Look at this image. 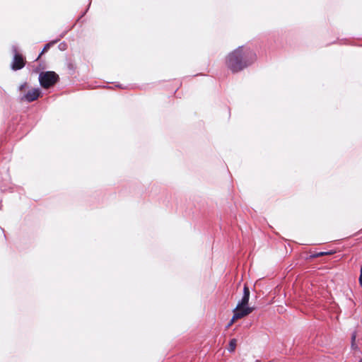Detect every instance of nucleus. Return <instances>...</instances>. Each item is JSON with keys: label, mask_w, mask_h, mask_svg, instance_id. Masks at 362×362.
<instances>
[{"label": "nucleus", "mask_w": 362, "mask_h": 362, "mask_svg": "<svg viewBox=\"0 0 362 362\" xmlns=\"http://www.w3.org/2000/svg\"><path fill=\"white\" fill-rule=\"evenodd\" d=\"M255 59V54L250 48L242 46L228 55L226 64L233 72H237L249 66Z\"/></svg>", "instance_id": "1"}, {"label": "nucleus", "mask_w": 362, "mask_h": 362, "mask_svg": "<svg viewBox=\"0 0 362 362\" xmlns=\"http://www.w3.org/2000/svg\"><path fill=\"white\" fill-rule=\"evenodd\" d=\"M236 344H237V341L235 339H233L230 341L229 342V346H228V351L230 352H233L235 349V347H236Z\"/></svg>", "instance_id": "7"}, {"label": "nucleus", "mask_w": 362, "mask_h": 362, "mask_svg": "<svg viewBox=\"0 0 362 362\" xmlns=\"http://www.w3.org/2000/svg\"><path fill=\"white\" fill-rule=\"evenodd\" d=\"M355 339H356V334L354 333L352 334V336H351V340H352V344L351 345H352V346H354V341H355Z\"/></svg>", "instance_id": "11"}, {"label": "nucleus", "mask_w": 362, "mask_h": 362, "mask_svg": "<svg viewBox=\"0 0 362 362\" xmlns=\"http://www.w3.org/2000/svg\"><path fill=\"white\" fill-rule=\"evenodd\" d=\"M14 52L13 59L11 64V68L13 70L21 69L25 66V62L23 57L17 53L16 47L13 48Z\"/></svg>", "instance_id": "3"}, {"label": "nucleus", "mask_w": 362, "mask_h": 362, "mask_svg": "<svg viewBox=\"0 0 362 362\" xmlns=\"http://www.w3.org/2000/svg\"><path fill=\"white\" fill-rule=\"evenodd\" d=\"M27 86V83H24L23 84H21L19 87V90H23L25 87Z\"/></svg>", "instance_id": "10"}, {"label": "nucleus", "mask_w": 362, "mask_h": 362, "mask_svg": "<svg viewBox=\"0 0 362 362\" xmlns=\"http://www.w3.org/2000/svg\"><path fill=\"white\" fill-rule=\"evenodd\" d=\"M41 94L40 90L39 88H33L29 90L27 93L23 95L21 98V100L27 101V102H33L37 100Z\"/></svg>", "instance_id": "4"}, {"label": "nucleus", "mask_w": 362, "mask_h": 362, "mask_svg": "<svg viewBox=\"0 0 362 362\" xmlns=\"http://www.w3.org/2000/svg\"><path fill=\"white\" fill-rule=\"evenodd\" d=\"M359 362H362V360H361Z\"/></svg>", "instance_id": "13"}, {"label": "nucleus", "mask_w": 362, "mask_h": 362, "mask_svg": "<svg viewBox=\"0 0 362 362\" xmlns=\"http://www.w3.org/2000/svg\"><path fill=\"white\" fill-rule=\"evenodd\" d=\"M249 299H250V290H249L248 287L246 285H245V286L243 288V296L242 299L238 302V303L236 306V310L243 308V307H247V305L248 304Z\"/></svg>", "instance_id": "6"}, {"label": "nucleus", "mask_w": 362, "mask_h": 362, "mask_svg": "<svg viewBox=\"0 0 362 362\" xmlns=\"http://www.w3.org/2000/svg\"><path fill=\"white\" fill-rule=\"evenodd\" d=\"M235 320H233V317L229 323L228 324V325L226 326V328H229L235 322Z\"/></svg>", "instance_id": "9"}, {"label": "nucleus", "mask_w": 362, "mask_h": 362, "mask_svg": "<svg viewBox=\"0 0 362 362\" xmlns=\"http://www.w3.org/2000/svg\"><path fill=\"white\" fill-rule=\"evenodd\" d=\"M253 310V308L243 307V308L237 309L236 308L233 310V320H238L247 316L251 313Z\"/></svg>", "instance_id": "5"}, {"label": "nucleus", "mask_w": 362, "mask_h": 362, "mask_svg": "<svg viewBox=\"0 0 362 362\" xmlns=\"http://www.w3.org/2000/svg\"><path fill=\"white\" fill-rule=\"evenodd\" d=\"M55 42H53L52 43H48L47 45H45V46L44 47L42 52L40 53V56L42 55L45 52H46L51 46L52 44H54Z\"/></svg>", "instance_id": "8"}, {"label": "nucleus", "mask_w": 362, "mask_h": 362, "mask_svg": "<svg viewBox=\"0 0 362 362\" xmlns=\"http://www.w3.org/2000/svg\"><path fill=\"white\" fill-rule=\"evenodd\" d=\"M59 76L54 71H45L40 74L39 81L40 85L48 88L57 82Z\"/></svg>", "instance_id": "2"}, {"label": "nucleus", "mask_w": 362, "mask_h": 362, "mask_svg": "<svg viewBox=\"0 0 362 362\" xmlns=\"http://www.w3.org/2000/svg\"><path fill=\"white\" fill-rule=\"evenodd\" d=\"M324 255V252H320L318 255L322 256Z\"/></svg>", "instance_id": "12"}]
</instances>
